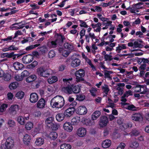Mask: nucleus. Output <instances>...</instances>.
Wrapping results in <instances>:
<instances>
[{
	"label": "nucleus",
	"mask_w": 149,
	"mask_h": 149,
	"mask_svg": "<svg viewBox=\"0 0 149 149\" xmlns=\"http://www.w3.org/2000/svg\"><path fill=\"white\" fill-rule=\"evenodd\" d=\"M65 100L61 95L56 96L52 98L50 101V105L54 108H61L65 104Z\"/></svg>",
	"instance_id": "f257e3e1"
},
{
	"label": "nucleus",
	"mask_w": 149,
	"mask_h": 149,
	"mask_svg": "<svg viewBox=\"0 0 149 149\" xmlns=\"http://www.w3.org/2000/svg\"><path fill=\"white\" fill-rule=\"evenodd\" d=\"M38 75L43 77H47L51 74L52 70L45 66L40 67L37 69Z\"/></svg>",
	"instance_id": "f03ea898"
},
{
	"label": "nucleus",
	"mask_w": 149,
	"mask_h": 149,
	"mask_svg": "<svg viewBox=\"0 0 149 149\" xmlns=\"http://www.w3.org/2000/svg\"><path fill=\"white\" fill-rule=\"evenodd\" d=\"M45 124L49 127L54 130L58 129L59 126L55 123L54 118L52 117H49L45 120Z\"/></svg>",
	"instance_id": "7ed1b4c3"
},
{
	"label": "nucleus",
	"mask_w": 149,
	"mask_h": 149,
	"mask_svg": "<svg viewBox=\"0 0 149 149\" xmlns=\"http://www.w3.org/2000/svg\"><path fill=\"white\" fill-rule=\"evenodd\" d=\"M75 74L77 81L79 82L84 80L83 77L84 76L85 73V71L84 70L80 69L76 71Z\"/></svg>",
	"instance_id": "20e7f679"
},
{
	"label": "nucleus",
	"mask_w": 149,
	"mask_h": 149,
	"mask_svg": "<svg viewBox=\"0 0 149 149\" xmlns=\"http://www.w3.org/2000/svg\"><path fill=\"white\" fill-rule=\"evenodd\" d=\"M65 39V38H57L56 40L49 42L47 44L48 46L49 47H56L57 44L61 45L62 44L63 42Z\"/></svg>",
	"instance_id": "39448f33"
},
{
	"label": "nucleus",
	"mask_w": 149,
	"mask_h": 149,
	"mask_svg": "<svg viewBox=\"0 0 149 149\" xmlns=\"http://www.w3.org/2000/svg\"><path fill=\"white\" fill-rule=\"evenodd\" d=\"M19 109V106L16 104L11 105L9 109V113L13 115L16 114Z\"/></svg>",
	"instance_id": "423d86ee"
},
{
	"label": "nucleus",
	"mask_w": 149,
	"mask_h": 149,
	"mask_svg": "<svg viewBox=\"0 0 149 149\" xmlns=\"http://www.w3.org/2000/svg\"><path fill=\"white\" fill-rule=\"evenodd\" d=\"M132 119L135 121H142L143 117L142 115L140 113H135L132 115Z\"/></svg>",
	"instance_id": "0eeeda50"
},
{
	"label": "nucleus",
	"mask_w": 149,
	"mask_h": 149,
	"mask_svg": "<svg viewBox=\"0 0 149 149\" xmlns=\"http://www.w3.org/2000/svg\"><path fill=\"white\" fill-rule=\"evenodd\" d=\"M86 129L84 127H82L78 129L77 134L79 137H83L86 135Z\"/></svg>",
	"instance_id": "6e6552de"
},
{
	"label": "nucleus",
	"mask_w": 149,
	"mask_h": 149,
	"mask_svg": "<svg viewBox=\"0 0 149 149\" xmlns=\"http://www.w3.org/2000/svg\"><path fill=\"white\" fill-rule=\"evenodd\" d=\"M38 95L37 94L33 93L30 94L29 100L31 103H35L38 100Z\"/></svg>",
	"instance_id": "1a4fd4ad"
},
{
	"label": "nucleus",
	"mask_w": 149,
	"mask_h": 149,
	"mask_svg": "<svg viewBox=\"0 0 149 149\" xmlns=\"http://www.w3.org/2000/svg\"><path fill=\"white\" fill-rule=\"evenodd\" d=\"M5 144L6 148H11L13 147L14 145V140L11 138L9 137L6 140Z\"/></svg>",
	"instance_id": "9d476101"
},
{
	"label": "nucleus",
	"mask_w": 149,
	"mask_h": 149,
	"mask_svg": "<svg viewBox=\"0 0 149 149\" xmlns=\"http://www.w3.org/2000/svg\"><path fill=\"white\" fill-rule=\"evenodd\" d=\"M33 59V57L32 56L29 54L23 56L22 58V61L23 63L28 64L31 62Z\"/></svg>",
	"instance_id": "9b49d317"
},
{
	"label": "nucleus",
	"mask_w": 149,
	"mask_h": 149,
	"mask_svg": "<svg viewBox=\"0 0 149 149\" xmlns=\"http://www.w3.org/2000/svg\"><path fill=\"white\" fill-rule=\"evenodd\" d=\"M63 127L64 130L68 132H71L73 129L72 125L69 122H65L63 124Z\"/></svg>",
	"instance_id": "f8f14e48"
},
{
	"label": "nucleus",
	"mask_w": 149,
	"mask_h": 149,
	"mask_svg": "<svg viewBox=\"0 0 149 149\" xmlns=\"http://www.w3.org/2000/svg\"><path fill=\"white\" fill-rule=\"evenodd\" d=\"M76 111L77 113L81 115L85 114L87 112V109L84 106L79 107L77 109Z\"/></svg>",
	"instance_id": "ddd939ff"
},
{
	"label": "nucleus",
	"mask_w": 149,
	"mask_h": 149,
	"mask_svg": "<svg viewBox=\"0 0 149 149\" xmlns=\"http://www.w3.org/2000/svg\"><path fill=\"white\" fill-rule=\"evenodd\" d=\"M108 118L105 116H104L101 117L99 123V125L101 127H105L108 123Z\"/></svg>",
	"instance_id": "4468645a"
},
{
	"label": "nucleus",
	"mask_w": 149,
	"mask_h": 149,
	"mask_svg": "<svg viewBox=\"0 0 149 149\" xmlns=\"http://www.w3.org/2000/svg\"><path fill=\"white\" fill-rule=\"evenodd\" d=\"M75 110L74 107H69L65 110L64 113L65 116L67 117H70L74 113Z\"/></svg>",
	"instance_id": "2eb2a0df"
},
{
	"label": "nucleus",
	"mask_w": 149,
	"mask_h": 149,
	"mask_svg": "<svg viewBox=\"0 0 149 149\" xmlns=\"http://www.w3.org/2000/svg\"><path fill=\"white\" fill-rule=\"evenodd\" d=\"M45 101L43 98H41L36 104L37 107L40 109H42L45 107Z\"/></svg>",
	"instance_id": "dca6fc26"
},
{
	"label": "nucleus",
	"mask_w": 149,
	"mask_h": 149,
	"mask_svg": "<svg viewBox=\"0 0 149 149\" xmlns=\"http://www.w3.org/2000/svg\"><path fill=\"white\" fill-rule=\"evenodd\" d=\"M111 144V140L107 139L104 140L102 143V146L104 148H107L110 147Z\"/></svg>",
	"instance_id": "f3484780"
},
{
	"label": "nucleus",
	"mask_w": 149,
	"mask_h": 149,
	"mask_svg": "<svg viewBox=\"0 0 149 149\" xmlns=\"http://www.w3.org/2000/svg\"><path fill=\"white\" fill-rule=\"evenodd\" d=\"M81 61L77 58L73 59L71 63V65L73 68L78 66L80 64Z\"/></svg>",
	"instance_id": "a211bd4d"
},
{
	"label": "nucleus",
	"mask_w": 149,
	"mask_h": 149,
	"mask_svg": "<svg viewBox=\"0 0 149 149\" xmlns=\"http://www.w3.org/2000/svg\"><path fill=\"white\" fill-rule=\"evenodd\" d=\"M31 139V136L28 134H25L24 135L23 141L24 144L28 145L29 144Z\"/></svg>",
	"instance_id": "6ab92c4d"
},
{
	"label": "nucleus",
	"mask_w": 149,
	"mask_h": 149,
	"mask_svg": "<svg viewBox=\"0 0 149 149\" xmlns=\"http://www.w3.org/2000/svg\"><path fill=\"white\" fill-rule=\"evenodd\" d=\"M45 140L43 138L38 137L36 139L34 143L36 146H41L44 144Z\"/></svg>",
	"instance_id": "aec40b11"
},
{
	"label": "nucleus",
	"mask_w": 149,
	"mask_h": 149,
	"mask_svg": "<svg viewBox=\"0 0 149 149\" xmlns=\"http://www.w3.org/2000/svg\"><path fill=\"white\" fill-rule=\"evenodd\" d=\"M64 46L65 48L68 49L70 52L75 50L74 47L72 43H65L64 44Z\"/></svg>",
	"instance_id": "412c9836"
},
{
	"label": "nucleus",
	"mask_w": 149,
	"mask_h": 149,
	"mask_svg": "<svg viewBox=\"0 0 149 149\" xmlns=\"http://www.w3.org/2000/svg\"><path fill=\"white\" fill-rule=\"evenodd\" d=\"M72 85H70L64 87L62 88V91L66 93L71 94L72 93Z\"/></svg>",
	"instance_id": "4be33fe9"
},
{
	"label": "nucleus",
	"mask_w": 149,
	"mask_h": 149,
	"mask_svg": "<svg viewBox=\"0 0 149 149\" xmlns=\"http://www.w3.org/2000/svg\"><path fill=\"white\" fill-rule=\"evenodd\" d=\"M13 67L16 70H21L24 67L23 65L18 62H15L13 63Z\"/></svg>",
	"instance_id": "5701e85b"
},
{
	"label": "nucleus",
	"mask_w": 149,
	"mask_h": 149,
	"mask_svg": "<svg viewBox=\"0 0 149 149\" xmlns=\"http://www.w3.org/2000/svg\"><path fill=\"white\" fill-rule=\"evenodd\" d=\"M58 81L57 77L53 76L49 77L47 79V82L49 84H52Z\"/></svg>",
	"instance_id": "b1692460"
},
{
	"label": "nucleus",
	"mask_w": 149,
	"mask_h": 149,
	"mask_svg": "<svg viewBox=\"0 0 149 149\" xmlns=\"http://www.w3.org/2000/svg\"><path fill=\"white\" fill-rule=\"evenodd\" d=\"M24 95V93L22 91H19L17 92L15 95V97L18 100L22 99Z\"/></svg>",
	"instance_id": "393cba45"
},
{
	"label": "nucleus",
	"mask_w": 149,
	"mask_h": 149,
	"mask_svg": "<svg viewBox=\"0 0 149 149\" xmlns=\"http://www.w3.org/2000/svg\"><path fill=\"white\" fill-rule=\"evenodd\" d=\"M34 124L31 121H28L25 125V128L27 130H30L33 128Z\"/></svg>",
	"instance_id": "a878e982"
},
{
	"label": "nucleus",
	"mask_w": 149,
	"mask_h": 149,
	"mask_svg": "<svg viewBox=\"0 0 149 149\" xmlns=\"http://www.w3.org/2000/svg\"><path fill=\"white\" fill-rule=\"evenodd\" d=\"M59 52L64 57H67L70 53V52L65 50L62 48H60L59 49Z\"/></svg>",
	"instance_id": "bb28decb"
},
{
	"label": "nucleus",
	"mask_w": 149,
	"mask_h": 149,
	"mask_svg": "<svg viewBox=\"0 0 149 149\" xmlns=\"http://www.w3.org/2000/svg\"><path fill=\"white\" fill-rule=\"evenodd\" d=\"M72 93H79L80 91L81 86L80 85L74 86L72 85Z\"/></svg>",
	"instance_id": "cd10ccee"
},
{
	"label": "nucleus",
	"mask_w": 149,
	"mask_h": 149,
	"mask_svg": "<svg viewBox=\"0 0 149 149\" xmlns=\"http://www.w3.org/2000/svg\"><path fill=\"white\" fill-rule=\"evenodd\" d=\"M20 23H15L12 24L10 27L13 29H22L24 26L22 25H20Z\"/></svg>",
	"instance_id": "c85d7f7f"
},
{
	"label": "nucleus",
	"mask_w": 149,
	"mask_h": 149,
	"mask_svg": "<svg viewBox=\"0 0 149 149\" xmlns=\"http://www.w3.org/2000/svg\"><path fill=\"white\" fill-rule=\"evenodd\" d=\"M57 133L54 132H50L48 135L47 137L52 140H54L57 137Z\"/></svg>",
	"instance_id": "c756f323"
},
{
	"label": "nucleus",
	"mask_w": 149,
	"mask_h": 149,
	"mask_svg": "<svg viewBox=\"0 0 149 149\" xmlns=\"http://www.w3.org/2000/svg\"><path fill=\"white\" fill-rule=\"evenodd\" d=\"M37 79V77L35 75H32L27 78L26 79V81L28 83H31L32 82Z\"/></svg>",
	"instance_id": "7c9ffc66"
},
{
	"label": "nucleus",
	"mask_w": 149,
	"mask_h": 149,
	"mask_svg": "<svg viewBox=\"0 0 149 149\" xmlns=\"http://www.w3.org/2000/svg\"><path fill=\"white\" fill-rule=\"evenodd\" d=\"M114 95L117 96L118 95H121L123 93V89L120 87H118L116 89L113 91Z\"/></svg>",
	"instance_id": "2f4dec72"
},
{
	"label": "nucleus",
	"mask_w": 149,
	"mask_h": 149,
	"mask_svg": "<svg viewBox=\"0 0 149 149\" xmlns=\"http://www.w3.org/2000/svg\"><path fill=\"white\" fill-rule=\"evenodd\" d=\"M101 112L99 111H96L93 114L91 118L92 120H94L97 119L100 115Z\"/></svg>",
	"instance_id": "473e14b6"
},
{
	"label": "nucleus",
	"mask_w": 149,
	"mask_h": 149,
	"mask_svg": "<svg viewBox=\"0 0 149 149\" xmlns=\"http://www.w3.org/2000/svg\"><path fill=\"white\" fill-rule=\"evenodd\" d=\"M18 86V83L15 82L11 83L9 86V87L10 90H13L16 89Z\"/></svg>",
	"instance_id": "72a5a7b5"
},
{
	"label": "nucleus",
	"mask_w": 149,
	"mask_h": 149,
	"mask_svg": "<svg viewBox=\"0 0 149 149\" xmlns=\"http://www.w3.org/2000/svg\"><path fill=\"white\" fill-rule=\"evenodd\" d=\"M80 121V117L78 116H74L71 120L72 123L74 125L77 124Z\"/></svg>",
	"instance_id": "f704fd0d"
},
{
	"label": "nucleus",
	"mask_w": 149,
	"mask_h": 149,
	"mask_svg": "<svg viewBox=\"0 0 149 149\" xmlns=\"http://www.w3.org/2000/svg\"><path fill=\"white\" fill-rule=\"evenodd\" d=\"M65 116L64 114L63 113L58 114L56 116V120L58 121H62L64 120Z\"/></svg>",
	"instance_id": "c9c22d12"
},
{
	"label": "nucleus",
	"mask_w": 149,
	"mask_h": 149,
	"mask_svg": "<svg viewBox=\"0 0 149 149\" xmlns=\"http://www.w3.org/2000/svg\"><path fill=\"white\" fill-rule=\"evenodd\" d=\"M8 106V105L7 104L5 103L2 104L0 106V112L3 113L6 111Z\"/></svg>",
	"instance_id": "e433bc0d"
},
{
	"label": "nucleus",
	"mask_w": 149,
	"mask_h": 149,
	"mask_svg": "<svg viewBox=\"0 0 149 149\" xmlns=\"http://www.w3.org/2000/svg\"><path fill=\"white\" fill-rule=\"evenodd\" d=\"M60 148L61 149H70L71 146L69 144L63 143L60 145Z\"/></svg>",
	"instance_id": "4c0bfd02"
},
{
	"label": "nucleus",
	"mask_w": 149,
	"mask_h": 149,
	"mask_svg": "<svg viewBox=\"0 0 149 149\" xmlns=\"http://www.w3.org/2000/svg\"><path fill=\"white\" fill-rule=\"evenodd\" d=\"M17 120L18 122L21 125H24L25 123L24 118L22 116H19L17 117Z\"/></svg>",
	"instance_id": "58836bf2"
},
{
	"label": "nucleus",
	"mask_w": 149,
	"mask_h": 149,
	"mask_svg": "<svg viewBox=\"0 0 149 149\" xmlns=\"http://www.w3.org/2000/svg\"><path fill=\"white\" fill-rule=\"evenodd\" d=\"M41 126H40L36 127L32 132L33 134L34 135H35L39 133L41 130Z\"/></svg>",
	"instance_id": "ea45409f"
},
{
	"label": "nucleus",
	"mask_w": 149,
	"mask_h": 149,
	"mask_svg": "<svg viewBox=\"0 0 149 149\" xmlns=\"http://www.w3.org/2000/svg\"><path fill=\"white\" fill-rule=\"evenodd\" d=\"M141 91L140 93L141 94H144L148 91V89L147 88L146 85H141Z\"/></svg>",
	"instance_id": "a19ab883"
},
{
	"label": "nucleus",
	"mask_w": 149,
	"mask_h": 149,
	"mask_svg": "<svg viewBox=\"0 0 149 149\" xmlns=\"http://www.w3.org/2000/svg\"><path fill=\"white\" fill-rule=\"evenodd\" d=\"M140 134V132L139 130H132L130 133V135L132 136H139Z\"/></svg>",
	"instance_id": "79ce46f5"
},
{
	"label": "nucleus",
	"mask_w": 149,
	"mask_h": 149,
	"mask_svg": "<svg viewBox=\"0 0 149 149\" xmlns=\"http://www.w3.org/2000/svg\"><path fill=\"white\" fill-rule=\"evenodd\" d=\"M142 41H137L134 43V47H142Z\"/></svg>",
	"instance_id": "37998d69"
},
{
	"label": "nucleus",
	"mask_w": 149,
	"mask_h": 149,
	"mask_svg": "<svg viewBox=\"0 0 149 149\" xmlns=\"http://www.w3.org/2000/svg\"><path fill=\"white\" fill-rule=\"evenodd\" d=\"M38 64V62L36 61H34L28 65L27 67L29 69H32L35 67Z\"/></svg>",
	"instance_id": "c03bdc74"
},
{
	"label": "nucleus",
	"mask_w": 149,
	"mask_h": 149,
	"mask_svg": "<svg viewBox=\"0 0 149 149\" xmlns=\"http://www.w3.org/2000/svg\"><path fill=\"white\" fill-rule=\"evenodd\" d=\"M113 73L112 71H108L107 70H104V74L105 78H110V74Z\"/></svg>",
	"instance_id": "a18cd8bd"
},
{
	"label": "nucleus",
	"mask_w": 149,
	"mask_h": 149,
	"mask_svg": "<svg viewBox=\"0 0 149 149\" xmlns=\"http://www.w3.org/2000/svg\"><path fill=\"white\" fill-rule=\"evenodd\" d=\"M3 79L5 81H9L10 80L11 78V75L8 73L4 74L3 76Z\"/></svg>",
	"instance_id": "49530a36"
},
{
	"label": "nucleus",
	"mask_w": 149,
	"mask_h": 149,
	"mask_svg": "<svg viewBox=\"0 0 149 149\" xmlns=\"http://www.w3.org/2000/svg\"><path fill=\"white\" fill-rule=\"evenodd\" d=\"M102 89L104 93L106 94H107L109 91L108 86L105 84L102 86Z\"/></svg>",
	"instance_id": "de8ad7c7"
},
{
	"label": "nucleus",
	"mask_w": 149,
	"mask_h": 149,
	"mask_svg": "<svg viewBox=\"0 0 149 149\" xmlns=\"http://www.w3.org/2000/svg\"><path fill=\"white\" fill-rule=\"evenodd\" d=\"M85 60L87 63L92 68L93 70L95 71L96 70L95 68L92 64L91 61L90 59L88 58H87Z\"/></svg>",
	"instance_id": "09e8293b"
},
{
	"label": "nucleus",
	"mask_w": 149,
	"mask_h": 149,
	"mask_svg": "<svg viewBox=\"0 0 149 149\" xmlns=\"http://www.w3.org/2000/svg\"><path fill=\"white\" fill-rule=\"evenodd\" d=\"M130 146L132 148H136L139 146V144L136 141H132L130 144Z\"/></svg>",
	"instance_id": "8fccbe9b"
},
{
	"label": "nucleus",
	"mask_w": 149,
	"mask_h": 149,
	"mask_svg": "<svg viewBox=\"0 0 149 149\" xmlns=\"http://www.w3.org/2000/svg\"><path fill=\"white\" fill-rule=\"evenodd\" d=\"M97 91V90L96 88H91L90 90V91L91 93L92 96L93 97H95L96 96Z\"/></svg>",
	"instance_id": "3c124183"
},
{
	"label": "nucleus",
	"mask_w": 149,
	"mask_h": 149,
	"mask_svg": "<svg viewBox=\"0 0 149 149\" xmlns=\"http://www.w3.org/2000/svg\"><path fill=\"white\" fill-rule=\"evenodd\" d=\"M8 124L9 127H13L15 125V123L13 120L9 119L8 121Z\"/></svg>",
	"instance_id": "603ef678"
},
{
	"label": "nucleus",
	"mask_w": 149,
	"mask_h": 149,
	"mask_svg": "<svg viewBox=\"0 0 149 149\" xmlns=\"http://www.w3.org/2000/svg\"><path fill=\"white\" fill-rule=\"evenodd\" d=\"M127 109L129 110H136V107L133 105H126L125 107Z\"/></svg>",
	"instance_id": "864d4df0"
},
{
	"label": "nucleus",
	"mask_w": 149,
	"mask_h": 149,
	"mask_svg": "<svg viewBox=\"0 0 149 149\" xmlns=\"http://www.w3.org/2000/svg\"><path fill=\"white\" fill-rule=\"evenodd\" d=\"M91 10L94 12H95V11L97 12H100L102 10V8L99 6H95V9H94L93 8H91Z\"/></svg>",
	"instance_id": "5fc2aeb1"
},
{
	"label": "nucleus",
	"mask_w": 149,
	"mask_h": 149,
	"mask_svg": "<svg viewBox=\"0 0 149 149\" xmlns=\"http://www.w3.org/2000/svg\"><path fill=\"white\" fill-rule=\"evenodd\" d=\"M40 45L39 44H36L34 45H31L27 47L26 48V50L27 51H29L32 49L38 47Z\"/></svg>",
	"instance_id": "6e6d98bb"
},
{
	"label": "nucleus",
	"mask_w": 149,
	"mask_h": 149,
	"mask_svg": "<svg viewBox=\"0 0 149 149\" xmlns=\"http://www.w3.org/2000/svg\"><path fill=\"white\" fill-rule=\"evenodd\" d=\"M127 97L124 94L121 97V101L122 102H122L121 103V104L124 106H125L127 104V103L125 102L127 101L126 99V97Z\"/></svg>",
	"instance_id": "4d7b16f0"
},
{
	"label": "nucleus",
	"mask_w": 149,
	"mask_h": 149,
	"mask_svg": "<svg viewBox=\"0 0 149 149\" xmlns=\"http://www.w3.org/2000/svg\"><path fill=\"white\" fill-rule=\"evenodd\" d=\"M21 74L23 79L24 78L28 76L29 75V73L27 70H24L22 72Z\"/></svg>",
	"instance_id": "13d9d810"
},
{
	"label": "nucleus",
	"mask_w": 149,
	"mask_h": 149,
	"mask_svg": "<svg viewBox=\"0 0 149 149\" xmlns=\"http://www.w3.org/2000/svg\"><path fill=\"white\" fill-rule=\"evenodd\" d=\"M56 54L54 51L51 50L49 51L48 53V56L49 58H52L54 57Z\"/></svg>",
	"instance_id": "bf43d9fd"
},
{
	"label": "nucleus",
	"mask_w": 149,
	"mask_h": 149,
	"mask_svg": "<svg viewBox=\"0 0 149 149\" xmlns=\"http://www.w3.org/2000/svg\"><path fill=\"white\" fill-rule=\"evenodd\" d=\"M79 21L81 24L80 25L81 27L85 28H88V26L86 24L85 22L81 20H79Z\"/></svg>",
	"instance_id": "052dcab7"
},
{
	"label": "nucleus",
	"mask_w": 149,
	"mask_h": 149,
	"mask_svg": "<svg viewBox=\"0 0 149 149\" xmlns=\"http://www.w3.org/2000/svg\"><path fill=\"white\" fill-rule=\"evenodd\" d=\"M33 114L35 117H39L41 116V113L39 111H36L33 112Z\"/></svg>",
	"instance_id": "680f3d73"
},
{
	"label": "nucleus",
	"mask_w": 149,
	"mask_h": 149,
	"mask_svg": "<svg viewBox=\"0 0 149 149\" xmlns=\"http://www.w3.org/2000/svg\"><path fill=\"white\" fill-rule=\"evenodd\" d=\"M104 58L105 60L106 61H111L113 59L111 56L107 54H106L104 56Z\"/></svg>",
	"instance_id": "e2e57ef3"
},
{
	"label": "nucleus",
	"mask_w": 149,
	"mask_h": 149,
	"mask_svg": "<svg viewBox=\"0 0 149 149\" xmlns=\"http://www.w3.org/2000/svg\"><path fill=\"white\" fill-rule=\"evenodd\" d=\"M85 96L82 94H79L77 96V100L79 101H82L84 99Z\"/></svg>",
	"instance_id": "0e129e2a"
},
{
	"label": "nucleus",
	"mask_w": 149,
	"mask_h": 149,
	"mask_svg": "<svg viewBox=\"0 0 149 149\" xmlns=\"http://www.w3.org/2000/svg\"><path fill=\"white\" fill-rule=\"evenodd\" d=\"M125 146V145L123 143H120L117 147L116 149H124Z\"/></svg>",
	"instance_id": "69168bd1"
},
{
	"label": "nucleus",
	"mask_w": 149,
	"mask_h": 149,
	"mask_svg": "<svg viewBox=\"0 0 149 149\" xmlns=\"http://www.w3.org/2000/svg\"><path fill=\"white\" fill-rule=\"evenodd\" d=\"M111 100L110 99L108 98V101L107 102L108 103H109V104L108 105L107 107H111L112 108H113L115 106V104L111 102Z\"/></svg>",
	"instance_id": "338daca9"
},
{
	"label": "nucleus",
	"mask_w": 149,
	"mask_h": 149,
	"mask_svg": "<svg viewBox=\"0 0 149 149\" xmlns=\"http://www.w3.org/2000/svg\"><path fill=\"white\" fill-rule=\"evenodd\" d=\"M15 79L18 81H22L23 79L21 74L20 75L18 74L16 75L15 77Z\"/></svg>",
	"instance_id": "774afa93"
}]
</instances>
